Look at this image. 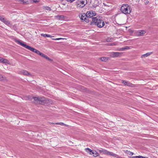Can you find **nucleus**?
Listing matches in <instances>:
<instances>
[{
	"instance_id": "72a5a7b5",
	"label": "nucleus",
	"mask_w": 158,
	"mask_h": 158,
	"mask_svg": "<svg viewBox=\"0 0 158 158\" xmlns=\"http://www.w3.org/2000/svg\"><path fill=\"white\" fill-rule=\"evenodd\" d=\"M60 17H62V16H60Z\"/></svg>"
},
{
	"instance_id": "a878e982",
	"label": "nucleus",
	"mask_w": 158,
	"mask_h": 158,
	"mask_svg": "<svg viewBox=\"0 0 158 158\" xmlns=\"http://www.w3.org/2000/svg\"><path fill=\"white\" fill-rule=\"evenodd\" d=\"M64 39L62 38H56V39H52V40H59L61 39Z\"/></svg>"
},
{
	"instance_id": "9b49d317",
	"label": "nucleus",
	"mask_w": 158,
	"mask_h": 158,
	"mask_svg": "<svg viewBox=\"0 0 158 158\" xmlns=\"http://www.w3.org/2000/svg\"><path fill=\"white\" fill-rule=\"evenodd\" d=\"M121 54L119 52H112L110 53V56L112 57H117L120 56Z\"/></svg>"
},
{
	"instance_id": "4468645a",
	"label": "nucleus",
	"mask_w": 158,
	"mask_h": 158,
	"mask_svg": "<svg viewBox=\"0 0 158 158\" xmlns=\"http://www.w3.org/2000/svg\"><path fill=\"white\" fill-rule=\"evenodd\" d=\"M21 74L25 75H31V74L27 71L25 70H22L20 71Z\"/></svg>"
},
{
	"instance_id": "cd10ccee",
	"label": "nucleus",
	"mask_w": 158,
	"mask_h": 158,
	"mask_svg": "<svg viewBox=\"0 0 158 158\" xmlns=\"http://www.w3.org/2000/svg\"><path fill=\"white\" fill-rule=\"evenodd\" d=\"M103 149H102V150H99V151L101 153H103Z\"/></svg>"
},
{
	"instance_id": "5701e85b",
	"label": "nucleus",
	"mask_w": 158,
	"mask_h": 158,
	"mask_svg": "<svg viewBox=\"0 0 158 158\" xmlns=\"http://www.w3.org/2000/svg\"><path fill=\"white\" fill-rule=\"evenodd\" d=\"M113 39L112 38H108L106 40V41L107 42H112L113 41Z\"/></svg>"
},
{
	"instance_id": "f704fd0d",
	"label": "nucleus",
	"mask_w": 158,
	"mask_h": 158,
	"mask_svg": "<svg viewBox=\"0 0 158 158\" xmlns=\"http://www.w3.org/2000/svg\"><path fill=\"white\" fill-rule=\"evenodd\" d=\"M1 16H0V17H1Z\"/></svg>"
},
{
	"instance_id": "ddd939ff",
	"label": "nucleus",
	"mask_w": 158,
	"mask_h": 158,
	"mask_svg": "<svg viewBox=\"0 0 158 158\" xmlns=\"http://www.w3.org/2000/svg\"><path fill=\"white\" fill-rule=\"evenodd\" d=\"M122 82L125 85H127L128 86H131L132 85V84L128 81L122 80Z\"/></svg>"
},
{
	"instance_id": "473e14b6",
	"label": "nucleus",
	"mask_w": 158,
	"mask_h": 158,
	"mask_svg": "<svg viewBox=\"0 0 158 158\" xmlns=\"http://www.w3.org/2000/svg\"><path fill=\"white\" fill-rule=\"evenodd\" d=\"M136 156H132V158H136Z\"/></svg>"
},
{
	"instance_id": "1a4fd4ad",
	"label": "nucleus",
	"mask_w": 158,
	"mask_h": 158,
	"mask_svg": "<svg viewBox=\"0 0 158 158\" xmlns=\"http://www.w3.org/2000/svg\"><path fill=\"white\" fill-rule=\"evenodd\" d=\"M80 19L82 21H84L88 23L89 22V19L87 18L86 14L83 13L79 16ZM90 21V20H89Z\"/></svg>"
},
{
	"instance_id": "20e7f679",
	"label": "nucleus",
	"mask_w": 158,
	"mask_h": 158,
	"mask_svg": "<svg viewBox=\"0 0 158 158\" xmlns=\"http://www.w3.org/2000/svg\"><path fill=\"white\" fill-rule=\"evenodd\" d=\"M121 11L125 14H130L131 11V8L127 4H123L121 8Z\"/></svg>"
},
{
	"instance_id": "f8f14e48",
	"label": "nucleus",
	"mask_w": 158,
	"mask_h": 158,
	"mask_svg": "<svg viewBox=\"0 0 158 158\" xmlns=\"http://www.w3.org/2000/svg\"><path fill=\"white\" fill-rule=\"evenodd\" d=\"M0 20L7 25H8L10 24V22L9 21L2 16H1L0 17Z\"/></svg>"
},
{
	"instance_id": "f3484780",
	"label": "nucleus",
	"mask_w": 158,
	"mask_h": 158,
	"mask_svg": "<svg viewBox=\"0 0 158 158\" xmlns=\"http://www.w3.org/2000/svg\"><path fill=\"white\" fill-rule=\"evenodd\" d=\"M1 63L5 64H9V62L8 60H7L6 59H4L3 58H2Z\"/></svg>"
},
{
	"instance_id": "39448f33",
	"label": "nucleus",
	"mask_w": 158,
	"mask_h": 158,
	"mask_svg": "<svg viewBox=\"0 0 158 158\" xmlns=\"http://www.w3.org/2000/svg\"><path fill=\"white\" fill-rule=\"evenodd\" d=\"M85 150L86 152L89 153L90 155H93V156L94 157L98 156L99 155V154L96 151H93L89 148H86Z\"/></svg>"
},
{
	"instance_id": "f257e3e1",
	"label": "nucleus",
	"mask_w": 158,
	"mask_h": 158,
	"mask_svg": "<svg viewBox=\"0 0 158 158\" xmlns=\"http://www.w3.org/2000/svg\"><path fill=\"white\" fill-rule=\"evenodd\" d=\"M91 23L94 24L98 27L101 28L105 25V23L101 17H96L92 18Z\"/></svg>"
},
{
	"instance_id": "7ed1b4c3",
	"label": "nucleus",
	"mask_w": 158,
	"mask_h": 158,
	"mask_svg": "<svg viewBox=\"0 0 158 158\" xmlns=\"http://www.w3.org/2000/svg\"><path fill=\"white\" fill-rule=\"evenodd\" d=\"M15 42L18 44L21 45L22 47L27 48V49L36 53L37 51V50L36 49L34 48H33L31 47L25 43L23 42H22L20 40H16Z\"/></svg>"
},
{
	"instance_id": "f03ea898",
	"label": "nucleus",
	"mask_w": 158,
	"mask_h": 158,
	"mask_svg": "<svg viewBox=\"0 0 158 158\" xmlns=\"http://www.w3.org/2000/svg\"><path fill=\"white\" fill-rule=\"evenodd\" d=\"M15 42L18 44L21 45L22 47L27 48V49L36 53L37 51V50L36 49L34 48H33L31 47L25 43L23 42H22L20 40H16Z\"/></svg>"
},
{
	"instance_id": "b1692460",
	"label": "nucleus",
	"mask_w": 158,
	"mask_h": 158,
	"mask_svg": "<svg viewBox=\"0 0 158 158\" xmlns=\"http://www.w3.org/2000/svg\"><path fill=\"white\" fill-rule=\"evenodd\" d=\"M56 124H57V125H64L65 126H66V124H64L63 123H56Z\"/></svg>"
},
{
	"instance_id": "6e6552de",
	"label": "nucleus",
	"mask_w": 158,
	"mask_h": 158,
	"mask_svg": "<svg viewBox=\"0 0 158 158\" xmlns=\"http://www.w3.org/2000/svg\"><path fill=\"white\" fill-rule=\"evenodd\" d=\"M34 101H35L36 102L41 103L44 102L45 98L44 97H34L33 98Z\"/></svg>"
},
{
	"instance_id": "9d476101",
	"label": "nucleus",
	"mask_w": 158,
	"mask_h": 158,
	"mask_svg": "<svg viewBox=\"0 0 158 158\" xmlns=\"http://www.w3.org/2000/svg\"><path fill=\"white\" fill-rule=\"evenodd\" d=\"M36 53L37 54L40 55L41 56L45 58V59L51 61H52V60L51 59H50L48 56H46V55H45L44 54H43L41 53L40 51H39V50H37Z\"/></svg>"
},
{
	"instance_id": "aec40b11",
	"label": "nucleus",
	"mask_w": 158,
	"mask_h": 158,
	"mask_svg": "<svg viewBox=\"0 0 158 158\" xmlns=\"http://www.w3.org/2000/svg\"><path fill=\"white\" fill-rule=\"evenodd\" d=\"M108 58L107 57H103L100 58L101 60L102 61H106L108 60Z\"/></svg>"
},
{
	"instance_id": "2eb2a0df",
	"label": "nucleus",
	"mask_w": 158,
	"mask_h": 158,
	"mask_svg": "<svg viewBox=\"0 0 158 158\" xmlns=\"http://www.w3.org/2000/svg\"><path fill=\"white\" fill-rule=\"evenodd\" d=\"M146 33V32L144 30H140L139 31V32H138V34L139 35H143L145 33Z\"/></svg>"
},
{
	"instance_id": "c756f323",
	"label": "nucleus",
	"mask_w": 158,
	"mask_h": 158,
	"mask_svg": "<svg viewBox=\"0 0 158 158\" xmlns=\"http://www.w3.org/2000/svg\"><path fill=\"white\" fill-rule=\"evenodd\" d=\"M129 154L130 155H132L133 154V153L131 152H129Z\"/></svg>"
},
{
	"instance_id": "412c9836",
	"label": "nucleus",
	"mask_w": 158,
	"mask_h": 158,
	"mask_svg": "<svg viewBox=\"0 0 158 158\" xmlns=\"http://www.w3.org/2000/svg\"><path fill=\"white\" fill-rule=\"evenodd\" d=\"M43 8L44 10L48 11H50L51 10L50 8L47 6H44Z\"/></svg>"
},
{
	"instance_id": "4be33fe9",
	"label": "nucleus",
	"mask_w": 158,
	"mask_h": 158,
	"mask_svg": "<svg viewBox=\"0 0 158 158\" xmlns=\"http://www.w3.org/2000/svg\"><path fill=\"white\" fill-rule=\"evenodd\" d=\"M17 1L21 3L25 4L26 3V2L24 1V0H17Z\"/></svg>"
},
{
	"instance_id": "bb28decb",
	"label": "nucleus",
	"mask_w": 158,
	"mask_h": 158,
	"mask_svg": "<svg viewBox=\"0 0 158 158\" xmlns=\"http://www.w3.org/2000/svg\"><path fill=\"white\" fill-rule=\"evenodd\" d=\"M3 79V76L1 75H0V81H2Z\"/></svg>"
},
{
	"instance_id": "393cba45",
	"label": "nucleus",
	"mask_w": 158,
	"mask_h": 158,
	"mask_svg": "<svg viewBox=\"0 0 158 158\" xmlns=\"http://www.w3.org/2000/svg\"><path fill=\"white\" fill-rule=\"evenodd\" d=\"M136 158H148V157H145L141 156H136Z\"/></svg>"
},
{
	"instance_id": "c85d7f7f",
	"label": "nucleus",
	"mask_w": 158,
	"mask_h": 158,
	"mask_svg": "<svg viewBox=\"0 0 158 158\" xmlns=\"http://www.w3.org/2000/svg\"><path fill=\"white\" fill-rule=\"evenodd\" d=\"M75 0H67V1L68 2H73Z\"/></svg>"
},
{
	"instance_id": "423d86ee",
	"label": "nucleus",
	"mask_w": 158,
	"mask_h": 158,
	"mask_svg": "<svg viewBox=\"0 0 158 158\" xmlns=\"http://www.w3.org/2000/svg\"><path fill=\"white\" fill-rule=\"evenodd\" d=\"M87 0H79L77 2V6L78 7H83L87 3Z\"/></svg>"
},
{
	"instance_id": "7c9ffc66",
	"label": "nucleus",
	"mask_w": 158,
	"mask_h": 158,
	"mask_svg": "<svg viewBox=\"0 0 158 158\" xmlns=\"http://www.w3.org/2000/svg\"><path fill=\"white\" fill-rule=\"evenodd\" d=\"M109 44V45L110 46H112V45H114V43H110Z\"/></svg>"
},
{
	"instance_id": "2f4dec72",
	"label": "nucleus",
	"mask_w": 158,
	"mask_h": 158,
	"mask_svg": "<svg viewBox=\"0 0 158 158\" xmlns=\"http://www.w3.org/2000/svg\"><path fill=\"white\" fill-rule=\"evenodd\" d=\"M2 60V58L0 57V62L1 63Z\"/></svg>"
},
{
	"instance_id": "6ab92c4d",
	"label": "nucleus",
	"mask_w": 158,
	"mask_h": 158,
	"mask_svg": "<svg viewBox=\"0 0 158 158\" xmlns=\"http://www.w3.org/2000/svg\"><path fill=\"white\" fill-rule=\"evenodd\" d=\"M129 49V47L128 46H126L124 48H120L119 49H118V50L119 51H123L125 49Z\"/></svg>"
},
{
	"instance_id": "0eeeda50",
	"label": "nucleus",
	"mask_w": 158,
	"mask_h": 158,
	"mask_svg": "<svg viewBox=\"0 0 158 158\" xmlns=\"http://www.w3.org/2000/svg\"><path fill=\"white\" fill-rule=\"evenodd\" d=\"M87 19H91L93 18V17L96 15L95 12L92 10L87 11L86 13Z\"/></svg>"
},
{
	"instance_id": "dca6fc26",
	"label": "nucleus",
	"mask_w": 158,
	"mask_h": 158,
	"mask_svg": "<svg viewBox=\"0 0 158 158\" xmlns=\"http://www.w3.org/2000/svg\"><path fill=\"white\" fill-rule=\"evenodd\" d=\"M40 35L41 36H43L45 38L47 37L52 38L53 37H54L53 36H52V35H49L47 34H41Z\"/></svg>"
},
{
	"instance_id": "a211bd4d",
	"label": "nucleus",
	"mask_w": 158,
	"mask_h": 158,
	"mask_svg": "<svg viewBox=\"0 0 158 158\" xmlns=\"http://www.w3.org/2000/svg\"><path fill=\"white\" fill-rule=\"evenodd\" d=\"M152 53V52L147 53L144 54L142 55L141 57H142V58H143V57H147V56H150Z\"/></svg>"
}]
</instances>
